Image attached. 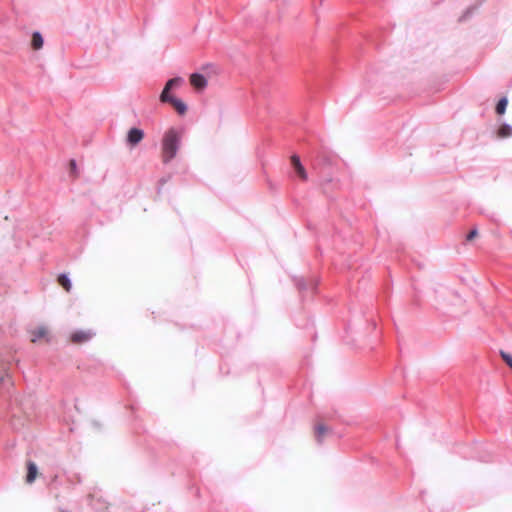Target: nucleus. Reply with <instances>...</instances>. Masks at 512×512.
Instances as JSON below:
<instances>
[{"label":"nucleus","instance_id":"obj_1","mask_svg":"<svg viewBox=\"0 0 512 512\" xmlns=\"http://www.w3.org/2000/svg\"><path fill=\"white\" fill-rule=\"evenodd\" d=\"M182 84L183 79L181 77L172 78L167 81L160 94V101L169 104L181 116L186 114L187 105L181 99L175 97L171 91L179 88Z\"/></svg>","mask_w":512,"mask_h":512},{"label":"nucleus","instance_id":"obj_2","mask_svg":"<svg viewBox=\"0 0 512 512\" xmlns=\"http://www.w3.org/2000/svg\"><path fill=\"white\" fill-rule=\"evenodd\" d=\"M179 140V136L173 131H169L165 134L162 143V160L164 163L169 162L176 155Z\"/></svg>","mask_w":512,"mask_h":512},{"label":"nucleus","instance_id":"obj_3","mask_svg":"<svg viewBox=\"0 0 512 512\" xmlns=\"http://www.w3.org/2000/svg\"><path fill=\"white\" fill-rule=\"evenodd\" d=\"M190 84L198 91H202L207 86V79L199 73H193L189 77Z\"/></svg>","mask_w":512,"mask_h":512},{"label":"nucleus","instance_id":"obj_4","mask_svg":"<svg viewBox=\"0 0 512 512\" xmlns=\"http://www.w3.org/2000/svg\"><path fill=\"white\" fill-rule=\"evenodd\" d=\"M92 337L93 333L91 331H76L71 334L70 341L79 345L89 341Z\"/></svg>","mask_w":512,"mask_h":512},{"label":"nucleus","instance_id":"obj_5","mask_svg":"<svg viewBox=\"0 0 512 512\" xmlns=\"http://www.w3.org/2000/svg\"><path fill=\"white\" fill-rule=\"evenodd\" d=\"M48 329L44 326L37 327L36 329L31 331V342L36 343L37 341L44 339L46 341L48 338Z\"/></svg>","mask_w":512,"mask_h":512},{"label":"nucleus","instance_id":"obj_6","mask_svg":"<svg viewBox=\"0 0 512 512\" xmlns=\"http://www.w3.org/2000/svg\"><path fill=\"white\" fill-rule=\"evenodd\" d=\"M27 475H26V483L32 484L36 478L38 477V468L37 465L33 461H27Z\"/></svg>","mask_w":512,"mask_h":512},{"label":"nucleus","instance_id":"obj_7","mask_svg":"<svg viewBox=\"0 0 512 512\" xmlns=\"http://www.w3.org/2000/svg\"><path fill=\"white\" fill-rule=\"evenodd\" d=\"M291 164H292L293 168L295 169V172L297 173L299 178L301 180L305 181L307 179V174H306L304 167L302 166V164L300 162L299 157L296 155H293L291 157Z\"/></svg>","mask_w":512,"mask_h":512},{"label":"nucleus","instance_id":"obj_8","mask_svg":"<svg viewBox=\"0 0 512 512\" xmlns=\"http://www.w3.org/2000/svg\"><path fill=\"white\" fill-rule=\"evenodd\" d=\"M144 135L142 130H129L127 141L130 145L134 146L138 144L142 139Z\"/></svg>","mask_w":512,"mask_h":512},{"label":"nucleus","instance_id":"obj_9","mask_svg":"<svg viewBox=\"0 0 512 512\" xmlns=\"http://www.w3.org/2000/svg\"><path fill=\"white\" fill-rule=\"evenodd\" d=\"M328 433V427L323 423H317L315 425V437L319 443L322 442L323 437Z\"/></svg>","mask_w":512,"mask_h":512},{"label":"nucleus","instance_id":"obj_10","mask_svg":"<svg viewBox=\"0 0 512 512\" xmlns=\"http://www.w3.org/2000/svg\"><path fill=\"white\" fill-rule=\"evenodd\" d=\"M31 46L34 50H39L43 47V37L39 32L32 34Z\"/></svg>","mask_w":512,"mask_h":512},{"label":"nucleus","instance_id":"obj_11","mask_svg":"<svg viewBox=\"0 0 512 512\" xmlns=\"http://www.w3.org/2000/svg\"><path fill=\"white\" fill-rule=\"evenodd\" d=\"M58 283L65 289V291L70 292L72 287L71 282L65 274H61L58 276Z\"/></svg>","mask_w":512,"mask_h":512},{"label":"nucleus","instance_id":"obj_12","mask_svg":"<svg viewBox=\"0 0 512 512\" xmlns=\"http://www.w3.org/2000/svg\"><path fill=\"white\" fill-rule=\"evenodd\" d=\"M508 105V100L506 97L501 98L495 108V111L498 115H503L505 113L506 107Z\"/></svg>","mask_w":512,"mask_h":512},{"label":"nucleus","instance_id":"obj_13","mask_svg":"<svg viewBox=\"0 0 512 512\" xmlns=\"http://www.w3.org/2000/svg\"><path fill=\"white\" fill-rule=\"evenodd\" d=\"M69 167H70V175L73 178H77L79 176V172H78V169H77L76 161L74 159L70 160Z\"/></svg>","mask_w":512,"mask_h":512},{"label":"nucleus","instance_id":"obj_14","mask_svg":"<svg viewBox=\"0 0 512 512\" xmlns=\"http://www.w3.org/2000/svg\"><path fill=\"white\" fill-rule=\"evenodd\" d=\"M503 361L512 369V355L505 351H500Z\"/></svg>","mask_w":512,"mask_h":512},{"label":"nucleus","instance_id":"obj_15","mask_svg":"<svg viewBox=\"0 0 512 512\" xmlns=\"http://www.w3.org/2000/svg\"><path fill=\"white\" fill-rule=\"evenodd\" d=\"M511 132H512V130H506V129L497 130L496 137L500 138V139L507 138L511 135Z\"/></svg>","mask_w":512,"mask_h":512},{"label":"nucleus","instance_id":"obj_16","mask_svg":"<svg viewBox=\"0 0 512 512\" xmlns=\"http://www.w3.org/2000/svg\"><path fill=\"white\" fill-rule=\"evenodd\" d=\"M478 236L477 228H473L466 236L467 241H472L474 238Z\"/></svg>","mask_w":512,"mask_h":512},{"label":"nucleus","instance_id":"obj_17","mask_svg":"<svg viewBox=\"0 0 512 512\" xmlns=\"http://www.w3.org/2000/svg\"><path fill=\"white\" fill-rule=\"evenodd\" d=\"M500 128L506 129V128H509V127L507 125H503Z\"/></svg>","mask_w":512,"mask_h":512}]
</instances>
